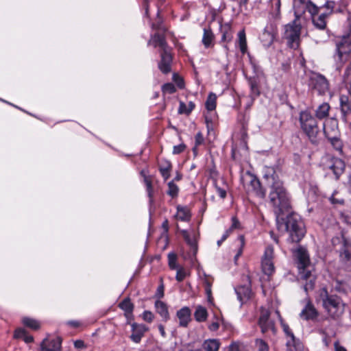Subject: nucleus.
Returning <instances> with one entry per match:
<instances>
[{"mask_svg": "<svg viewBox=\"0 0 351 351\" xmlns=\"http://www.w3.org/2000/svg\"><path fill=\"white\" fill-rule=\"evenodd\" d=\"M263 177L270 186L269 203L273 207L278 230L282 233L289 232L292 242H299L305 234L304 223L298 215H289L285 219L281 217L284 213L289 212L291 203L278 173L273 167H265Z\"/></svg>", "mask_w": 351, "mask_h": 351, "instance_id": "1", "label": "nucleus"}, {"mask_svg": "<svg viewBox=\"0 0 351 351\" xmlns=\"http://www.w3.org/2000/svg\"><path fill=\"white\" fill-rule=\"evenodd\" d=\"M293 255L298 265L300 278L306 280L304 289L307 293L314 288L315 280V276L312 273L313 266L310 263L309 255L306 250L302 247L296 249Z\"/></svg>", "mask_w": 351, "mask_h": 351, "instance_id": "2", "label": "nucleus"}, {"mask_svg": "<svg viewBox=\"0 0 351 351\" xmlns=\"http://www.w3.org/2000/svg\"><path fill=\"white\" fill-rule=\"evenodd\" d=\"M152 28L157 29L158 32L149 40L148 45L160 49L161 60L158 63V68L163 73L166 74L171 71L172 56L165 39L164 32L165 29L164 27H160L155 24H152Z\"/></svg>", "mask_w": 351, "mask_h": 351, "instance_id": "3", "label": "nucleus"}, {"mask_svg": "<svg viewBox=\"0 0 351 351\" xmlns=\"http://www.w3.org/2000/svg\"><path fill=\"white\" fill-rule=\"evenodd\" d=\"M320 296L324 309L331 317L337 318L343 314L344 304L339 297L329 295L326 289L322 290Z\"/></svg>", "mask_w": 351, "mask_h": 351, "instance_id": "4", "label": "nucleus"}, {"mask_svg": "<svg viewBox=\"0 0 351 351\" xmlns=\"http://www.w3.org/2000/svg\"><path fill=\"white\" fill-rule=\"evenodd\" d=\"M299 121L302 130L306 134L311 143H316L319 128L314 116L310 112L304 110L300 113Z\"/></svg>", "mask_w": 351, "mask_h": 351, "instance_id": "5", "label": "nucleus"}, {"mask_svg": "<svg viewBox=\"0 0 351 351\" xmlns=\"http://www.w3.org/2000/svg\"><path fill=\"white\" fill-rule=\"evenodd\" d=\"M337 53L334 56L337 69L340 70L343 64L349 60L351 52V40L348 37L337 43Z\"/></svg>", "mask_w": 351, "mask_h": 351, "instance_id": "6", "label": "nucleus"}, {"mask_svg": "<svg viewBox=\"0 0 351 351\" xmlns=\"http://www.w3.org/2000/svg\"><path fill=\"white\" fill-rule=\"evenodd\" d=\"M324 132L331 143L335 146L337 149L341 147V141L339 138L338 122L335 119H326L324 123Z\"/></svg>", "mask_w": 351, "mask_h": 351, "instance_id": "7", "label": "nucleus"}, {"mask_svg": "<svg viewBox=\"0 0 351 351\" xmlns=\"http://www.w3.org/2000/svg\"><path fill=\"white\" fill-rule=\"evenodd\" d=\"M241 182L248 193H254L261 197L265 196V191L261 187L259 180L253 174L247 173L241 177Z\"/></svg>", "mask_w": 351, "mask_h": 351, "instance_id": "8", "label": "nucleus"}, {"mask_svg": "<svg viewBox=\"0 0 351 351\" xmlns=\"http://www.w3.org/2000/svg\"><path fill=\"white\" fill-rule=\"evenodd\" d=\"M293 8L296 19H300L306 11L311 15L317 14L319 8L308 0H293Z\"/></svg>", "mask_w": 351, "mask_h": 351, "instance_id": "9", "label": "nucleus"}, {"mask_svg": "<svg viewBox=\"0 0 351 351\" xmlns=\"http://www.w3.org/2000/svg\"><path fill=\"white\" fill-rule=\"evenodd\" d=\"M308 86L319 95H324L329 90V84L324 76L317 73H312L309 76Z\"/></svg>", "mask_w": 351, "mask_h": 351, "instance_id": "10", "label": "nucleus"}, {"mask_svg": "<svg viewBox=\"0 0 351 351\" xmlns=\"http://www.w3.org/2000/svg\"><path fill=\"white\" fill-rule=\"evenodd\" d=\"M301 26L293 21L285 26V37L291 48L297 49L299 47Z\"/></svg>", "mask_w": 351, "mask_h": 351, "instance_id": "11", "label": "nucleus"}, {"mask_svg": "<svg viewBox=\"0 0 351 351\" xmlns=\"http://www.w3.org/2000/svg\"><path fill=\"white\" fill-rule=\"evenodd\" d=\"M258 326L263 334L271 332L276 333V327L274 319L270 317V312L263 307L261 308L258 318Z\"/></svg>", "mask_w": 351, "mask_h": 351, "instance_id": "12", "label": "nucleus"}, {"mask_svg": "<svg viewBox=\"0 0 351 351\" xmlns=\"http://www.w3.org/2000/svg\"><path fill=\"white\" fill-rule=\"evenodd\" d=\"M276 314L277 317L279 318L281 326L282 327L283 331L286 334L287 337L289 338L287 341V351H299L302 349V345L299 341V339H297L291 329L289 328V326L283 322L279 312L277 311H276Z\"/></svg>", "mask_w": 351, "mask_h": 351, "instance_id": "13", "label": "nucleus"}, {"mask_svg": "<svg viewBox=\"0 0 351 351\" xmlns=\"http://www.w3.org/2000/svg\"><path fill=\"white\" fill-rule=\"evenodd\" d=\"M274 248L271 245H267L265 247L263 256L261 260V267L263 273L267 276H271L275 271L274 265Z\"/></svg>", "mask_w": 351, "mask_h": 351, "instance_id": "14", "label": "nucleus"}, {"mask_svg": "<svg viewBox=\"0 0 351 351\" xmlns=\"http://www.w3.org/2000/svg\"><path fill=\"white\" fill-rule=\"evenodd\" d=\"M324 168L326 171H330L335 176L336 180H338L345 169V163L340 158L332 157L328 158L324 163Z\"/></svg>", "mask_w": 351, "mask_h": 351, "instance_id": "15", "label": "nucleus"}, {"mask_svg": "<svg viewBox=\"0 0 351 351\" xmlns=\"http://www.w3.org/2000/svg\"><path fill=\"white\" fill-rule=\"evenodd\" d=\"M276 34V26L274 23H269L260 36L261 41L265 47H269L273 43Z\"/></svg>", "mask_w": 351, "mask_h": 351, "instance_id": "16", "label": "nucleus"}, {"mask_svg": "<svg viewBox=\"0 0 351 351\" xmlns=\"http://www.w3.org/2000/svg\"><path fill=\"white\" fill-rule=\"evenodd\" d=\"M305 301L306 305L300 314V317L305 320L315 319L318 315V313L314 305L308 298H306Z\"/></svg>", "mask_w": 351, "mask_h": 351, "instance_id": "17", "label": "nucleus"}, {"mask_svg": "<svg viewBox=\"0 0 351 351\" xmlns=\"http://www.w3.org/2000/svg\"><path fill=\"white\" fill-rule=\"evenodd\" d=\"M182 236L189 245L192 252L191 262L193 261V258H195V255L197 252V235L195 232L189 233L186 230L182 231Z\"/></svg>", "mask_w": 351, "mask_h": 351, "instance_id": "18", "label": "nucleus"}, {"mask_svg": "<svg viewBox=\"0 0 351 351\" xmlns=\"http://www.w3.org/2000/svg\"><path fill=\"white\" fill-rule=\"evenodd\" d=\"M131 327L132 333L130 338L134 342L138 343L141 341L145 332L148 330V328L144 324H138L136 323H132Z\"/></svg>", "mask_w": 351, "mask_h": 351, "instance_id": "19", "label": "nucleus"}, {"mask_svg": "<svg viewBox=\"0 0 351 351\" xmlns=\"http://www.w3.org/2000/svg\"><path fill=\"white\" fill-rule=\"evenodd\" d=\"M61 340L60 338L46 339L41 343V351H60Z\"/></svg>", "mask_w": 351, "mask_h": 351, "instance_id": "20", "label": "nucleus"}, {"mask_svg": "<svg viewBox=\"0 0 351 351\" xmlns=\"http://www.w3.org/2000/svg\"><path fill=\"white\" fill-rule=\"evenodd\" d=\"M191 311L187 306L182 307L177 312V317L179 319V325L182 327H186L191 321Z\"/></svg>", "mask_w": 351, "mask_h": 351, "instance_id": "21", "label": "nucleus"}, {"mask_svg": "<svg viewBox=\"0 0 351 351\" xmlns=\"http://www.w3.org/2000/svg\"><path fill=\"white\" fill-rule=\"evenodd\" d=\"M237 299L241 304H243L250 298L252 291L249 286H239L234 288Z\"/></svg>", "mask_w": 351, "mask_h": 351, "instance_id": "22", "label": "nucleus"}, {"mask_svg": "<svg viewBox=\"0 0 351 351\" xmlns=\"http://www.w3.org/2000/svg\"><path fill=\"white\" fill-rule=\"evenodd\" d=\"M177 212L175 215V218L177 220L182 221H189L191 218V210L189 207L186 206L178 205L176 207Z\"/></svg>", "mask_w": 351, "mask_h": 351, "instance_id": "23", "label": "nucleus"}, {"mask_svg": "<svg viewBox=\"0 0 351 351\" xmlns=\"http://www.w3.org/2000/svg\"><path fill=\"white\" fill-rule=\"evenodd\" d=\"M220 31L222 34L221 42L229 43L232 40L233 36L232 27L230 23H226L224 24H221Z\"/></svg>", "mask_w": 351, "mask_h": 351, "instance_id": "24", "label": "nucleus"}, {"mask_svg": "<svg viewBox=\"0 0 351 351\" xmlns=\"http://www.w3.org/2000/svg\"><path fill=\"white\" fill-rule=\"evenodd\" d=\"M119 306L124 311L125 315L128 319V324H129V319L132 317V311L134 309L133 304L131 302L130 299L126 298L119 304Z\"/></svg>", "mask_w": 351, "mask_h": 351, "instance_id": "25", "label": "nucleus"}, {"mask_svg": "<svg viewBox=\"0 0 351 351\" xmlns=\"http://www.w3.org/2000/svg\"><path fill=\"white\" fill-rule=\"evenodd\" d=\"M236 44L239 47L242 54H245L247 52V40L244 29L239 32L238 39Z\"/></svg>", "mask_w": 351, "mask_h": 351, "instance_id": "26", "label": "nucleus"}, {"mask_svg": "<svg viewBox=\"0 0 351 351\" xmlns=\"http://www.w3.org/2000/svg\"><path fill=\"white\" fill-rule=\"evenodd\" d=\"M155 308L156 312L165 319L167 320L169 318L168 308L167 304L160 300L155 302Z\"/></svg>", "mask_w": 351, "mask_h": 351, "instance_id": "27", "label": "nucleus"}, {"mask_svg": "<svg viewBox=\"0 0 351 351\" xmlns=\"http://www.w3.org/2000/svg\"><path fill=\"white\" fill-rule=\"evenodd\" d=\"M312 21L314 25L319 29H325L326 26V18L328 16L327 14L322 13L319 16L316 14L311 15Z\"/></svg>", "mask_w": 351, "mask_h": 351, "instance_id": "28", "label": "nucleus"}, {"mask_svg": "<svg viewBox=\"0 0 351 351\" xmlns=\"http://www.w3.org/2000/svg\"><path fill=\"white\" fill-rule=\"evenodd\" d=\"M341 259L345 262H351V244L346 240L343 241L342 249L340 252Z\"/></svg>", "mask_w": 351, "mask_h": 351, "instance_id": "29", "label": "nucleus"}, {"mask_svg": "<svg viewBox=\"0 0 351 351\" xmlns=\"http://www.w3.org/2000/svg\"><path fill=\"white\" fill-rule=\"evenodd\" d=\"M213 282V279L212 277L204 274V278L203 280V283L204 285L205 293L207 296L208 300L209 302H212V285Z\"/></svg>", "mask_w": 351, "mask_h": 351, "instance_id": "30", "label": "nucleus"}, {"mask_svg": "<svg viewBox=\"0 0 351 351\" xmlns=\"http://www.w3.org/2000/svg\"><path fill=\"white\" fill-rule=\"evenodd\" d=\"M214 34L210 28H204L202 38V43L206 48L213 46Z\"/></svg>", "mask_w": 351, "mask_h": 351, "instance_id": "31", "label": "nucleus"}, {"mask_svg": "<svg viewBox=\"0 0 351 351\" xmlns=\"http://www.w3.org/2000/svg\"><path fill=\"white\" fill-rule=\"evenodd\" d=\"M330 107L328 103L319 105L315 110L316 118L323 119L328 117Z\"/></svg>", "mask_w": 351, "mask_h": 351, "instance_id": "32", "label": "nucleus"}, {"mask_svg": "<svg viewBox=\"0 0 351 351\" xmlns=\"http://www.w3.org/2000/svg\"><path fill=\"white\" fill-rule=\"evenodd\" d=\"M219 346V341L215 339H207L203 343V348L206 351H218Z\"/></svg>", "mask_w": 351, "mask_h": 351, "instance_id": "33", "label": "nucleus"}, {"mask_svg": "<svg viewBox=\"0 0 351 351\" xmlns=\"http://www.w3.org/2000/svg\"><path fill=\"white\" fill-rule=\"evenodd\" d=\"M208 316V312L205 307L202 306H197L194 313V317L197 322H204Z\"/></svg>", "mask_w": 351, "mask_h": 351, "instance_id": "34", "label": "nucleus"}, {"mask_svg": "<svg viewBox=\"0 0 351 351\" xmlns=\"http://www.w3.org/2000/svg\"><path fill=\"white\" fill-rule=\"evenodd\" d=\"M141 174L143 177V181L146 186V190L147 192V195L149 197L150 202L152 201V193H153V188L152 184V179L149 176H147L145 174V172L144 170L141 171Z\"/></svg>", "mask_w": 351, "mask_h": 351, "instance_id": "35", "label": "nucleus"}, {"mask_svg": "<svg viewBox=\"0 0 351 351\" xmlns=\"http://www.w3.org/2000/svg\"><path fill=\"white\" fill-rule=\"evenodd\" d=\"M171 164L169 161H165L159 167L161 176L167 180L170 177V171L171 170Z\"/></svg>", "mask_w": 351, "mask_h": 351, "instance_id": "36", "label": "nucleus"}, {"mask_svg": "<svg viewBox=\"0 0 351 351\" xmlns=\"http://www.w3.org/2000/svg\"><path fill=\"white\" fill-rule=\"evenodd\" d=\"M22 322L25 326L32 330H38L40 326L39 322L33 318L27 317H23L22 319Z\"/></svg>", "mask_w": 351, "mask_h": 351, "instance_id": "37", "label": "nucleus"}, {"mask_svg": "<svg viewBox=\"0 0 351 351\" xmlns=\"http://www.w3.org/2000/svg\"><path fill=\"white\" fill-rule=\"evenodd\" d=\"M217 96L215 93H210L205 103L206 108L209 110H213L216 108Z\"/></svg>", "mask_w": 351, "mask_h": 351, "instance_id": "38", "label": "nucleus"}, {"mask_svg": "<svg viewBox=\"0 0 351 351\" xmlns=\"http://www.w3.org/2000/svg\"><path fill=\"white\" fill-rule=\"evenodd\" d=\"M195 104L193 101H189L188 104H185L184 102H180V106L178 112L180 114H189L194 109Z\"/></svg>", "mask_w": 351, "mask_h": 351, "instance_id": "39", "label": "nucleus"}, {"mask_svg": "<svg viewBox=\"0 0 351 351\" xmlns=\"http://www.w3.org/2000/svg\"><path fill=\"white\" fill-rule=\"evenodd\" d=\"M178 191V186L173 181H171L168 183V190L167 191V193L169 196H171L172 198L177 197Z\"/></svg>", "mask_w": 351, "mask_h": 351, "instance_id": "40", "label": "nucleus"}, {"mask_svg": "<svg viewBox=\"0 0 351 351\" xmlns=\"http://www.w3.org/2000/svg\"><path fill=\"white\" fill-rule=\"evenodd\" d=\"M176 270V279L178 282H182L189 274L188 271L183 267H179Z\"/></svg>", "mask_w": 351, "mask_h": 351, "instance_id": "41", "label": "nucleus"}, {"mask_svg": "<svg viewBox=\"0 0 351 351\" xmlns=\"http://www.w3.org/2000/svg\"><path fill=\"white\" fill-rule=\"evenodd\" d=\"M255 347L258 351H269V346L264 340L256 339L255 341Z\"/></svg>", "mask_w": 351, "mask_h": 351, "instance_id": "42", "label": "nucleus"}, {"mask_svg": "<svg viewBox=\"0 0 351 351\" xmlns=\"http://www.w3.org/2000/svg\"><path fill=\"white\" fill-rule=\"evenodd\" d=\"M335 2L332 1H327L323 6L319 8V9H325L326 11L323 13L327 14V16H329L333 12V9L335 8Z\"/></svg>", "mask_w": 351, "mask_h": 351, "instance_id": "43", "label": "nucleus"}, {"mask_svg": "<svg viewBox=\"0 0 351 351\" xmlns=\"http://www.w3.org/2000/svg\"><path fill=\"white\" fill-rule=\"evenodd\" d=\"M176 261H177V256L175 254H173V253L169 254L168 263H169V266L171 269H176L180 267L177 264Z\"/></svg>", "mask_w": 351, "mask_h": 351, "instance_id": "44", "label": "nucleus"}, {"mask_svg": "<svg viewBox=\"0 0 351 351\" xmlns=\"http://www.w3.org/2000/svg\"><path fill=\"white\" fill-rule=\"evenodd\" d=\"M343 81L347 86H349V91L351 94V64L348 66L346 71Z\"/></svg>", "mask_w": 351, "mask_h": 351, "instance_id": "45", "label": "nucleus"}, {"mask_svg": "<svg viewBox=\"0 0 351 351\" xmlns=\"http://www.w3.org/2000/svg\"><path fill=\"white\" fill-rule=\"evenodd\" d=\"M341 113L343 114V119L345 122L347 121L346 117L351 112V106L350 104H344L341 106Z\"/></svg>", "mask_w": 351, "mask_h": 351, "instance_id": "46", "label": "nucleus"}, {"mask_svg": "<svg viewBox=\"0 0 351 351\" xmlns=\"http://www.w3.org/2000/svg\"><path fill=\"white\" fill-rule=\"evenodd\" d=\"M250 86L251 89V94L252 96H258L259 95V90L258 88V84L256 80H250Z\"/></svg>", "mask_w": 351, "mask_h": 351, "instance_id": "47", "label": "nucleus"}, {"mask_svg": "<svg viewBox=\"0 0 351 351\" xmlns=\"http://www.w3.org/2000/svg\"><path fill=\"white\" fill-rule=\"evenodd\" d=\"M162 90L164 93L171 94V93H173L174 92H176V89L175 86L173 84L167 83L162 86Z\"/></svg>", "mask_w": 351, "mask_h": 351, "instance_id": "48", "label": "nucleus"}, {"mask_svg": "<svg viewBox=\"0 0 351 351\" xmlns=\"http://www.w3.org/2000/svg\"><path fill=\"white\" fill-rule=\"evenodd\" d=\"M142 318L144 321L151 323L154 318V314L149 311H145L142 314Z\"/></svg>", "mask_w": 351, "mask_h": 351, "instance_id": "49", "label": "nucleus"}, {"mask_svg": "<svg viewBox=\"0 0 351 351\" xmlns=\"http://www.w3.org/2000/svg\"><path fill=\"white\" fill-rule=\"evenodd\" d=\"M333 287L338 292H346V285L339 280L335 281Z\"/></svg>", "mask_w": 351, "mask_h": 351, "instance_id": "50", "label": "nucleus"}, {"mask_svg": "<svg viewBox=\"0 0 351 351\" xmlns=\"http://www.w3.org/2000/svg\"><path fill=\"white\" fill-rule=\"evenodd\" d=\"M239 239L240 241L241 246H240L237 253L234 256V261H235V262H237V261L238 260L239 257L241 255V254L243 252V247L244 243H245L244 237L243 236H241V235L239 236Z\"/></svg>", "mask_w": 351, "mask_h": 351, "instance_id": "51", "label": "nucleus"}, {"mask_svg": "<svg viewBox=\"0 0 351 351\" xmlns=\"http://www.w3.org/2000/svg\"><path fill=\"white\" fill-rule=\"evenodd\" d=\"M26 334L27 331L24 328H19L15 330L14 337L16 339H23Z\"/></svg>", "mask_w": 351, "mask_h": 351, "instance_id": "52", "label": "nucleus"}, {"mask_svg": "<svg viewBox=\"0 0 351 351\" xmlns=\"http://www.w3.org/2000/svg\"><path fill=\"white\" fill-rule=\"evenodd\" d=\"M186 148V146L184 144H180V145H175L173 147V154H179L182 152H183L184 151Z\"/></svg>", "mask_w": 351, "mask_h": 351, "instance_id": "53", "label": "nucleus"}, {"mask_svg": "<svg viewBox=\"0 0 351 351\" xmlns=\"http://www.w3.org/2000/svg\"><path fill=\"white\" fill-rule=\"evenodd\" d=\"M195 146H199L202 145L204 142V136L201 132H198L196 134L195 137Z\"/></svg>", "mask_w": 351, "mask_h": 351, "instance_id": "54", "label": "nucleus"}, {"mask_svg": "<svg viewBox=\"0 0 351 351\" xmlns=\"http://www.w3.org/2000/svg\"><path fill=\"white\" fill-rule=\"evenodd\" d=\"M215 189L217 195L222 199H224L226 197V190L225 189H222L218 186H215Z\"/></svg>", "mask_w": 351, "mask_h": 351, "instance_id": "55", "label": "nucleus"}, {"mask_svg": "<svg viewBox=\"0 0 351 351\" xmlns=\"http://www.w3.org/2000/svg\"><path fill=\"white\" fill-rule=\"evenodd\" d=\"M219 319L218 318H216V320L213 322L208 326V328L211 331H216V330H217L219 329Z\"/></svg>", "mask_w": 351, "mask_h": 351, "instance_id": "56", "label": "nucleus"}, {"mask_svg": "<svg viewBox=\"0 0 351 351\" xmlns=\"http://www.w3.org/2000/svg\"><path fill=\"white\" fill-rule=\"evenodd\" d=\"M240 228V223L239 220L235 217H233L232 218V225L229 230H230V232L234 229H239Z\"/></svg>", "mask_w": 351, "mask_h": 351, "instance_id": "57", "label": "nucleus"}, {"mask_svg": "<svg viewBox=\"0 0 351 351\" xmlns=\"http://www.w3.org/2000/svg\"><path fill=\"white\" fill-rule=\"evenodd\" d=\"M241 344L239 342H234L229 346L228 351H241Z\"/></svg>", "mask_w": 351, "mask_h": 351, "instance_id": "58", "label": "nucleus"}, {"mask_svg": "<svg viewBox=\"0 0 351 351\" xmlns=\"http://www.w3.org/2000/svg\"><path fill=\"white\" fill-rule=\"evenodd\" d=\"M339 100H340V105H341V106L344 105V104H350L349 103V99L346 95H341Z\"/></svg>", "mask_w": 351, "mask_h": 351, "instance_id": "59", "label": "nucleus"}, {"mask_svg": "<svg viewBox=\"0 0 351 351\" xmlns=\"http://www.w3.org/2000/svg\"><path fill=\"white\" fill-rule=\"evenodd\" d=\"M23 340L27 343H32L34 341V338L32 335H28L27 333L25 335L24 338L23 339Z\"/></svg>", "mask_w": 351, "mask_h": 351, "instance_id": "60", "label": "nucleus"}, {"mask_svg": "<svg viewBox=\"0 0 351 351\" xmlns=\"http://www.w3.org/2000/svg\"><path fill=\"white\" fill-rule=\"evenodd\" d=\"M74 346L77 348H82L84 347V343L82 340H77L74 342Z\"/></svg>", "mask_w": 351, "mask_h": 351, "instance_id": "61", "label": "nucleus"}, {"mask_svg": "<svg viewBox=\"0 0 351 351\" xmlns=\"http://www.w3.org/2000/svg\"><path fill=\"white\" fill-rule=\"evenodd\" d=\"M67 324L73 327V328H77L78 326H80V324L79 322L77 321H69L67 322Z\"/></svg>", "mask_w": 351, "mask_h": 351, "instance_id": "62", "label": "nucleus"}, {"mask_svg": "<svg viewBox=\"0 0 351 351\" xmlns=\"http://www.w3.org/2000/svg\"><path fill=\"white\" fill-rule=\"evenodd\" d=\"M335 351H346V348L339 344L338 342L335 343Z\"/></svg>", "mask_w": 351, "mask_h": 351, "instance_id": "63", "label": "nucleus"}, {"mask_svg": "<svg viewBox=\"0 0 351 351\" xmlns=\"http://www.w3.org/2000/svg\"><path fill=\"white\" fill-rule=\"evenodd\" d=\"M158 330L160 331V333L162 337H166V332L165 331V328L162 325L160 324L158 326Z\"/></svg>", "mask_w": 351, "mask_h": 351, "instance_id": "64", "label": "nucleus"}]
</instances>
